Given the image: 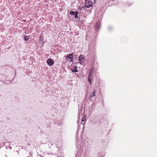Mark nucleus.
<instances>
[{
    "instance_id": "nucleus-14",
    "label": "nucleus",
    "mask_w": 157,
    "mask_h": 157,
    "mask_svg": "<svg viewBox=\"0 0 157 157\" xmlns=\"http://www.w3.org/2000/svg\"><path fill=\"white\" fill-rule=\"evenodd\" d=\"M92 79H88V82L89 83V84L90 85H91V82L92 81Z\"/></svg>"
},
{
    "instance_id": "nucleus-7",
    "label": "nucleus",
    "mask_w": 157,
    "mask_h": 157,
    "mask_svg": "<svg viewBox=\"0 0 157 157\" xmlns=\"http://www.w3.org/2000/svg\"><path fill=\"white\" fill-rule=\"evenodd\" d=\"M95 90H94L93 91V92L91 94L89 97V99L90 100V98L93 97H94V96H95Z\"/></svg>"
},
{
    "instance_id": "nucleus-6",
    "label": "nucleus",
    "mask_w": 157,
    "mask_h": 157,
    "mask_svg": "<svg viewBox=\"0 0 157 157\" xmlns=\"http://www.w3.org/2000/svg\"><path fill=\"white\" fill-rule=\"evenodd\" d=\"M72 56H73V54H70L69 55H68L67 56H66V59H71V60H70V61L72 62Z\"/></svg>"
},
{
    "instance_id": "nucleus-8",
    "label": "nucleus",
    "mask_w": 157,
    "mask_h": 157,
    "mask_svg": "<svg viewBox=\"0 0 157 157\" xmlns=\"http://www.w3.org/2000/svg\"><path fill=\"white\" fill-rule=\"evenodd\" d=\"M86 117V115H84L83 116V117L82 119V121L81 123V124H84L85 122H84V123H82V122H84L85 121Z\"/></svg>"
},
{
    "instance_id": "nucleus-4",
    "label": "nucleus",
    "mask_w": 157,
    "mask_h": 157,
    "mask_svg": "<svg viewBox=\"0 0 157 157\" xmlns=\"http://www.w3.org/2000/svg\"><path fill=\"white\" fill-rule=\"evenodd\" d=\"M47 63L49 66H51L53 65L54 62L51 59H49L47 60Z\"/></svg>"
},
{
    "instance_id": "nucleus-15",
    "label": "nucleus",
    "mask_w": 157,
    "mask_h": 157,
    "mask_svg": "<svg viewBox=\"0 0 157 157\" xmlns=\"http://www.w3.org/2000/svg\"><path fill=\"white\" fill-rule=\"evenodd\" d=\"M86 1H87V0H85Z\"/></svg>"
},
{
    "instance_id": "nucleus-3",
    "label": "nucleus",
    "mask_w": 157,
    "mask_h": 157,
    "mask_svg": "<svg viewBox=\"0 0 157 157\" xmlns=\"http://www.w3.org/2000/svg\"><path fill=\"white\" fill-rule=\"evenodd\" d=\"M94 69L93 68H91L90 71L89 75L88 76V79H92L93 76V75L94 72Z\"/></svg>"
},
{
    "instance_id": "nucleus-2",
    "label": "nucleus",
    "mask_w": 157,
    "mask_h": 157,
    "mask_svg": "<svg viewBox=\"0 0 157 157\" xmlns=\"http://www.w3.org/2000/svg\"><path fill=\"white\" fill-rule=\"evenodd\" d=\"M85 3V6L86 8H89L90 7H91L93 5L92 2L89 0H87V1H86Z\"/></svg>"
},
{
    "instance_id": "nucleus-11",
    "label": "nucleus",
    "mask_w": 157,
    "mask_h": 157,
    "mask_svg": "<svg viewBox=\"0 0 157 157\" xmlns=\"http://www.w3.org/2000/svg\"><path fill=\"white\" fill-rule=\"evenodd\" d=\"M29 39V37L28 36H25L24 37V40L25 41H27Z\"/></svg>"
},
{
    "instance_id": "nucleus-1",
    "label": "nucleus",
    "mask_w": 157,
    "mask_h": 157,
    "mask_svg": "<svg viewBox=\"0 0 157 157\" xmlns=\"http://www.w3.org/2000/svg\"><path fill=\"white\" fill-rule=\"evenodd\" d=\"M86 7L84 6H80L78 8V11L81 13H83L85 11H86Z\"/></svg>"
},
{
    "instance_id": "nucleus-9",
    "label": "nucleus",
    "mask_w": 157,
    "mask_h": 157,
    "mask_svg": "<svg viewBox=\"0 0 157 157\" xmlns=\"http://www.w3.org/2000/svg\"><path fill=\"white\" fill-rule=\"evenodd\" d=\"M39 41L40 42V43H42L43 42V39L41 36L39 37Z\"/></svg>"
},
{
    "instance_id": "nucleus-5",
    "label": "nucleus",
    "mask_w": 157,
    "mask_h": 157,
    "mask_svg": "<svg viewBox=\"0 0 157 157\" xmlns=\"http://www.w3.org/2000/svg\"><path fill=\"white\" fill-rule=\"evenodd\" d=\"M79 61L81 64H82L84 60L83 56H82L80 55L79 58Z\"/></svg>"
},
{
    "instance_id": "nucleus-10",
    "label": "nucleus",
    "mask_w": 157,
    "mask_h": 157,
    "mask_svg": "<svg viewBox=\"0 0 157 157\" xmlns=\"http://www.w3.org/2000/svg\"><path fill=\"white\" fill-rule=\"evenodd\" d=\"M76 67H74L73 69H72V72H73V73H74V72H77V71L76 69Z\"/></svg>"
},
{
    "instance_id": "nucleus-12",
    "label": "nucleus",
    "mask_w": 157,
    "mask_h": 157,
    "mask_svg": "<svg viewBox=\"0 0 157 157\" xmlns=\"http://www.w3.org/2000/svg\"><path fill=\"white\" fill-rule=\"evenodd\" d=\"M78 12L77 11H75V13L74 15L75 18H76L78 17Z\"/></svg>"
},
{
    "instance_id": "nucleus-13",
    "label": "nucleus",
    "mask_w": 157,
    "mask_h": 157,
    "mask_svg": "<svg viewBox=\"0 0 157 157\" xmlns=\"http://www.w3.org/2000/svg\"><path fill=\"white\" fill-rule=\"evenodd\" d=\"M70 13V14L74 15L75 13V11L74 12L72 11H71Z\"/></svg>"
}]
</instances>
